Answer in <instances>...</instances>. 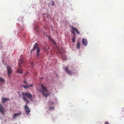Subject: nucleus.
Masks as SVG:
<instances>
[{
    "mask_svg": "<svg viewBox=\"0 0 124 124\" xmlns=\"http://www.w3.org/2000/svg\"><path fill=\"white\" fill-rule=\"evenodd\" d=\"M5 111V108L2 105L0 104V112L2 114L4 115V112Z\"/></svg>",
    "mask_w": 124,
    "mask_h": 124,
    "instance_id": "6",
    "label": "nucleus"
},
{
    "mask_svg": "<svg viewBox=\"0 0 124 124\" xmlns=\"http://www.w3.org/2000/svg\"><path fill=\"white\" fill-rule=\"evenodd\" d=\"M71 30V32L73 34V37H75L76 36V35H75V32L74 31H73V30Z\"/></svg>",
    "mask_w": 124,
    "mask_h": 124,
    "instance_id": "16",
    "label": "nucleus"
},
{
    "mask_svg": "<svg viewBox=\"0 0 124 124\" xmlns=\"http://www.w3.org/2000/svg\"><path fill=\"white\" fill-rule=\"evenodd\" d=\"M21 92H18V95H19L20 96V97H21Z\"/></svg>",
    "mask_w": 124,
    "mask_h": 124,
    "instance_id": "20",
    "label": "nucleus"
},
{
    "mask_svg": "<svg viewBox=\"0 0 124 124\" xmlns=\"http://www.w3.org/2000/svg\"><path fill=\"white\" fill-rule=\"evenodd\" d=\"M65 70V71L69 74H70L72 72L69 70L68 67H66Z\"/></svg>",
    "mask_w": 124,
    "mask_h": 124,
    "instance_id": "12",
    "label": "nucleus"
},
{
    "mask_svg": "<svg viewBox=\"0 0 124 124\" xmlns=\"http://www.w3.org/2000/svg\"><path fill=\"white\" fill-rule=\"evenodd\" d=\"M76 38L75 37H73L72 39V42H75V41Z\"/></svg>",
    "mask_w": 124,
    "mask_h": 124,
    "instance_id": "17",
    "label": "nucleus"
},
{
    "mask_svg": "<svg viewBox=\"0 0 124 124\" xmlns=\"http://www.w3.org/2000/svg\"><path fill=\"white\" fill-rule=\"evenodd\" d=\"M4 64H5V65H6V64H7V63Z\"/></svg>",
    "mask_w": 124,
    "mask_h": 124,
    "instance_id": "27",
    "label": "nucleus"
},
{
    "mask_svg": "<svg viewBox=\"0 0 124 124\" xmlns=\"http://www.w3.org/2000/svg\"><path fill=\"white\" fill-rule=\"evenodd\" d=\"M39 45L37 43H36L35 44L33 49H32L31 51V53L32 52H34V51L37 48V58H38L39 55V52L40 51L41 49L39 47Z\"/></svg>",
    "mask_w": 124,
    "mask_h": 124,
    "instance_id": "3",
    "label": "nucleus"
},
{
    "mask_svg": "<svg viewBox=\"0 0 124 124\" xmlns=\"http://www.w3.org/2000/svg\"><path fill=\"white\" fill-rule=\"evenodd\" d=\"M2 103H4L6 101H10V100L8 98H2Z\"/></svg>",
    "mask_w": 124,
    "mask_h": 124,
    "instance_id": "10",
    "label": "nucleus"
},
{
    "mask_svg": "<svg viewBox=\"0 0 124 124\" xmlns=\"http://www.w3.org/2000/svg\"><path fill=\"white\" fill-rule=\"evenodd\" d=\"M25 85L23 84L22 85H21V86L24 88V86Z\"/></svg>",
    "mask_w": 124,
    "mask_h": 124,
    "instance_id": "25",
    "label": "nucleus"
},
{
    "mask_svg": "<svg viewBox=\"0 0 124 124\" xmlns=\"http://www.w3.org/2000/svg\"><path fill=\"white\" fill-rule=\"evenodd\" d=\"M29 86H27L26 85H25L24 86V88H29Z\"/></svg>",
    "mask_w": 124,
    "mask_h": 124,
    "instance_id": "19",
    "label": "nucleus"
},
{
    "mask_svg": "<svg viewBox=\"0 0 124 124\" xmlns=\"http://www.w3.org/2000/svg\"><path fill=\"white\" fill-rule=\"evenodd\" d=\"M6 68L8 71V74L10 76L11 74L12 73L11 68V67L8 65L6 66Z\"/></svg>",
    "mask_w": 124,
    "mask_h": 124,
    "instance_id": "5",
    "label": "nucleus"
},
{
    "mask_svg": "<svg viewBox=\"0 0 124 124\" xmlns=\"http://www.w3.org/2000/svg\"><path fill=\"white\" fill-rule=\"evenodd\" d=\"M22 94L23 95H24V96H23V99L24 101L25 102H26V103L27 104L29 102V101H28L26 96H27L30 99H31L32 97V95L30 93L27 92H25L24 94L23 92H22Z\"/></svg>",
    "mask_w": 124,
    "mask_h": 124,
    "instance_id": "1",
    "label": "nucleus"
},
{
    "mask_svg": "<svg viewBox=\"0 0 124 124\" xmlns=\"http://www.w3.org/2000/svg\"><path fill=\"white\" fill-rule=\"evenodd\" d=\"M33 86V84H31L29 86L30 87H32Z\"/></svg>",
    "mask_w": 124,
    "mask_h": 124,
    "instance_id": "24",
    "label": "nucleus"
},
{
    "mask_svg": "<svg viewBox=\"0 0 124 124\" xmlns=\"http://www.w3.org/2000/svg\"><path fill=\"white\" fill-rule=\"evenodd\" d=\"M24 82L25 83V84H26V85H28V83H27L26 81H24Z\"/></svg>",
    "mask_w": 124,
    "mask_h": 124,
    "instance_id": "21",
    "label": "nucleus"
},
{
    "mask_svg": "<svg viewBox=\"0 0 124 124\" xmlns=\"http://www.w3.org/2000/svg\"><path fill=\"white\" fill-rule=\"evenodd\" d=\"M22 114V112L21 111H20L18 113H15L13 116V118H15L17 116L21 115Z\"/></svg>",
    "mask_w": 124,
    "mask_h": 124,
    "instance_id": "7",
    "label": "nucleus"
},
{
    "mask_svg": "<svg viewBox=\"0 0 124 124\" xmlns=\"http://www.w3.org/2000/svg\"><path fill=\"white\" fill-rule=\"evenodd\" d=\"M41 87L42 90H39L38 88L39 91L41 92L44 96L46 97H47L49 94L48 93V91L47 90L46 88L43 85H42Z\"/></svg>",
    "mask_w": 124,
    "mask_h": 124,
    "instance_id": "2",
    "label": "nucleus"
},
{
    "mask_svg": "<svg viewBox=\"0 0 124 124\" xmlns=\"http://www.w3.org/2000/svg\"><path fill=\"white\" fill-rule=\"evenodd\" d=\"M55 5V4L54 3V2L53 1L52 2V6H54Z\"/></svg>",
    "mask_w": 124,
    "mask_h": 124,
    "instance_id": "23",
    "label": "nucleus"
},
{
    "mask_svg": "<svg viewBox=\"0 0 124 124\" xmlns=\"http://www.w3.org/2000/svg\"><path fill=\"white\" fill-rule=\"evenodd\" d=\"M24 108L25 110L27 115H28L29 114L31 111L30 110V108L27 106V104L26 103V104L24 106Z\"/></svg>",
    "mask_w": 124,
    "mask_h": 124,
    "instance_id": "4",
    "label": "nucleus"
},
{
    "mask_svg": "<svg viewBox=\"0 0 124 124\" xmlns=\"http://www.w3.org/2000/svg\"><path fill=\"white\" fill-rule=\"evenodd\" d=\"M82 43L85 46H86L87 44L88 41L87 40L83 38L82 40Z\"/></svg>",
    "mask_w": 124,
    "mask_h": 124,
    "instance_id": "9",
    "label": "nucleus"
},
{
    "mask_svg": "<svg viewBox=\"0 0 124 124\" xmlns=\"http://www.w3.org/2000/svg\"><path fill=\"white\" fill-rule=\"evenodd\" d=\"M40 78L42 79H43L44 78L43 77H40Z\"/></svg>",
    "mask_w": 124,
    "mask_h": 124,
    "instance_id": "26",
    "label": "nucleus"
},
{
    "mask_svg": "<svg viewBox=\"0 0 124 124\" xmlns=\"http://www.w3.org/2000/svg\"><path fill=\"white\" fill-rule=\"evenodd\" d=\"M71 30H73L75 32L76 31L78 34H79L80 33V32L78 31V29L77 28L73 27L72 26L71 27Z\"/></svg>",
    "mask_w": 124,
    "mask_h": 124,
    "instance_id": "8",
    "label": "nucleus"
},
{
    "mask_svg": "<svg viewBox=\"0 0 124 124\" xmlns=\"http://www.w3.org/2000/svg\"><path fill=\"white\" fill-rule=\"evenodd\" d=\"M4 81V80L3 78L0 77V82H1L3 83Z\"/></svg>",
    "mask_w": 124,
    "mask_h": 124,
    "instance_id": "15",
    "label": "nucleus"
},
{
    "mask_svg": "<svg viewBox=\"0 0 124 124\" xmlns=\"http://www.w3.org/2000/svg\"><path fill=\"white\" fill-rule=\"evenodd\" d=\"M17 72H18L19 73H23V71L21 70L20 69H19L18 70H17Z\"/></svg>",
    "mask_w": 124,
    "mask_h": 124,
    "instance_id": "14",
    "label": "nucleus"
},
{
    "mask_svg": "<svg viewBox=\"0 0 124 124\" xmlns=\"http://www.w3.org/2000/svg\"><path fill=\"white\" fill-rule=\"evenodd\" d=\"M23 60L22 59H21L19 60L18 64L19 67V68H21V64L23 63Z\"/></svg>",
    "mask_w": 124,
    "mask_h": 124,
    "instance_id": "11",
    "label": "nucleus"
},
{
    "mask_svg": "<svg viewBox=\"0 0 124 124\" xmlns=\"http://www.w3.org/2000/svg\"><path fill=\"white\" fill-rule=\"evenodd\" d=\"M105 124H110L108 122L106 121L105 123Z\"/></svg>",
    "mask_w": 124,
    "mask_h": 124,
    "instance_id": "22",
    "label": "nucleus"
},
{
    "mask_svg": "<svg viewBox=\"0 0 124 124\" xmlns=\"http://www.w3.org/2000/svg\"><path fill=\"white\" fill-rule=\"evenodd\" d=\"M77 48L79 49L80 48V43L79 41H78L77 42V44L76 45Z\"/></svg>",
    "mask_w": 124,
    "mask_h": 124,
    "instance_id": "13",
    "label": "nucleus"
},
{
    "mask_svg": "<svg viewBox=\"0 0 124 124\" xmlns=\"http://www.w3.org/2000/svg\"><path fill=\"white\" fill-rule=\"evenodd\" d=\"M54 108L53 107H50L49 108V110L50 109H54Z\"/></svg>",
    "mask_w": 124,
    "mask_h": 124,
    "instance_id": "18",
    "label": "nucleus"
}]
</instances>
